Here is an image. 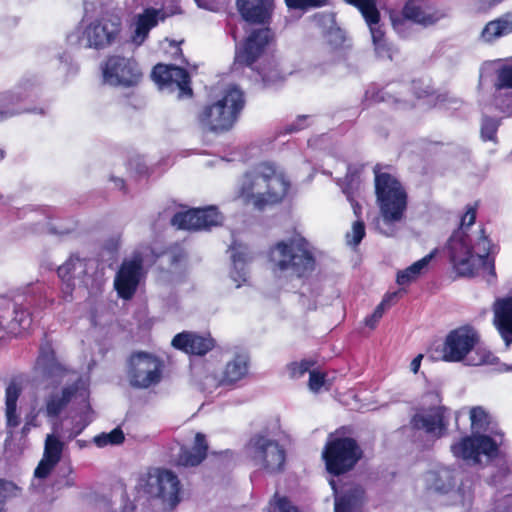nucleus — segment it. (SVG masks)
<instances>
[{
    "mask_svg": "<svg viewBox=\"0 0 512 512\" xmlns=\"http://www.w3.org/2000/svg\"><path fill=\"white\" fill-rule=\"evenodd\" d=\"M249 370V360L245 355L236 354L228 361L220 378H215V387L232 386L246 377Z\"/></svg>",
    "mask_w": 512,
    "mask_h": 512,
    "instance_id": "nucleus-27",
    "label": "nucleus"
},
{
    "mask_svg": "<svg viewBox=\"0 0 512 512\" xmlns=\"http://www.w3.org/2000/svg\"><path fill=\"white\" fill-rule=\"evenodd\" d=\"M102 75L106 83L115 87L131 88L139 85L143 73L134 57L112 54L102 64Z\"/></svg>",
    "mask_w": 512,
    "mask_h": 512,
    "instance_id": "nucleus-13",
    "label": "nucleus"
},
{
    "mask_svg": "<svg viewBox=\"0 0 512 512\" xmlns=\"http://www.w3.org/2000/svg\"><path fill=\"white\" fill-rule=\"evenodd\" d=\"M136 510V506L133 503H129V505H125L124 512H134Z\"/></svg>",
    "mask_w": 512,
    "mask_h": 512,
    "instance_id": "nucleus-59",
    "label": "nucleus"
},
{
    "mask_svg": "<svg viewBox=\"0 0 512 512\" xmlns=\"http://www.w3.org/2000/svg\"><path fill=\"white\" fill-rule=\"evenodd\" d=\"M499 448L497 442L489 435L479 434L465 436L451 445L454 457L464 461H472L473 464L481 462L480 455L496 457Z\"/></svg>",
    "mask_w": 512,
    "mask_h": 512,
    "instance_id": "nucleus-17",
    "label": "nucleus"
},
{
    "mask_svg": "<svg viewBox=\"0 0 512 512\" xmlns=\"http://www.w3.org/2000/svg\"><path fill=\"white\" fill-rule=\"evenodd\" d=\"M167 14L164 9L147 7L135 18V29L131 35L132 42L141 45L148 38L150 31L155 28L160 21H165Z\"/></svg>",
    "mask_w": 512,
    "mask_h": 512,
    "instance_id": "nucleus-25",
    "label": "nucleus"
},
{
    "mask_svg": "<svg viewBox=\"0 0 512 512\" xmlns=\"http://www.w3.org/2000/svg\"><path fill=\"white\" fill-rule=\"evenodd\" d=\"M79 386L77 383L66 386L61 393H52L46 399L45 412L48 417H58L67 407L73 397L77 394Z\"/></svg>",
    "mask_w": 512,
    "mask_h": 512,
    "instance_id": "nucleus-30",
    "label": "nucleus"
},
{
    "mask_svg": "<svg viewBox=\"0 0 512 512\" xmlns=\"http://www.w3.org/2000/svg\"><path fill=\"white\" fill-rule=\"evenodd\" d=\"M21 489L12 481L0 479V512L5 509V503L8 498L16 497Z\"/></svg>",
    "mask_w": 512,
    "mask_h": 512,
    "instance_id": "nucleus-44",
    "label": "nucleus"
},
{
    "mask_svg": "<svg viewBox=\"0 0 512 512\" xmlns=\"http://www.w3.org/2000/svg\"><path fill=\"white\" fill-rule=\"evenodd\" d=\"M376 201L385 222H399L407 210L408 195L402 183L392 174L373 168Z\"/></svg>",
    "mask_w": 512,
    "mask_h": 512,
    "instance_id": "nucleus-5",
    "label": "nucleus"
},
{
    "mask_svg": "<svg viewBox=\"0 0 512 512\" xmlns=\"http://www.w3.org/2000/svg\"><path fill=\"white\" fill-rule=\"evenodd\" d=\"M64 450V442L54 434H48L44 443L43 457L59 463Z\"/></svg>",
    "mask_w": 512,
    "mask_h": 512,
    "instance_id": "nucleus-38",
    "label": "nucleus"
},
{
    "mask_svg": "<svg viewBox=\"0 0 512 512\" xmlns=\"http://www.w3.org/2000/svg\"><path fill=\"white\" fill-rule=\"evenodd\" d=\"M275 34L269 26L252 29L235 51L234 64L238 67H252L274 42Z\"/></svg>",
    "mask_w": 512,
    "mask_h": 512,
    "instance_id": "nucleus-16",
    "label": "nucleus"
},
{
    "mask_svg": "<svg viewBox=\"0 0 512 512\" xmlns=\"http://www.w3.org/2000/svg\"><path fill=\"white\" fill-rule=\"evenodd\" d=\"M271 254L279 270L290 271L299 279L309 277L316 267L310 244L302 236L277 242L271 249Z\"/></svg>",
    "mask_w": 512,
    "mask_h": 512,
    "instance_id": "nucleus-6",
    "label": "nucleus"
},
{
    "mask_svg": "<svg viewBox=\"0 0 512 512\" xmlns=\"http://www.w3.org/2000/svg\"><path fill=\"white\" fill-rule=\"evenodd\" d=\"M171 346L186 355L203 357L216 346V340L210 333L182 331L171 340Z\"/></svg>",
    "mask_w": 512,
    "mask_h": 512,
    "instance_id": "nucleus-21",
    "label": "nucleus"
},
{
    "mask_svg": "<svg viewBox=\"0 0 512 512\" xmlns=\"http://www.w3.org/2000/svg\"><path fill=\"white\" fill-rule=\"evenodd\" d=\"M233 270L230 275L231 278L237 282V287L246 282L247 271L245 268L247 262V254L242 251H235L232 253Z\"/></svg>",
    "mask_w": 512,
    "mask_h": 512,
    "instance_id": "nucleus-39",
    "label": "nucleus"
},
{
    "mask_svg": "<svg viewBox=\"0 0 512 512\" xmlns=\"http://www.w3.org/2000/svg\"><path fill=\"white\" fill-rule=\"evenodd\" d=\"M32 322L33 318L31 312L21 305H16L15 313H13L8 334L15 336L19 335L23 331L28 330L31 327Z\"/></svg>",
    "mask_w": 512,
    "mask_h": 512,
    "instance_id": "nucleus-35",
    "label": "nucleus"
},
{
    "mask_svg": "<svg viewBox=\"0 0 512 512\" xmlns=\"http://www.w3.org/2000/svg\"><path fill=\"white\" fill-rule=\"evenodd\" d=\"M352 239L349 241L353 245H358L365 236V224L362 220H357L352 226Z\"/></svg>",
    "mask_w": 512,
    "mask_h": 512,
    "instance_id": "nucleus-52",
    "label": "nucleus"
},
{
    "mask_svg": "<svg viewBox=\"0 0 512 512\" xmlns=\"http://www.w3.org/2000/svg\"><path fill=\"white\" fill-rule=\"evenodd\" d=\"M316 365V361L303 359L300 362H293L290 364V373L292 377L299 378L305 373L312 371L311 368Z\"/></svg>",
    "mask_w": 512,
    "mask_h": 512,
    "instance_id": "nucleus-47",
    "label": "nucleus"
},
{
    "mask_svg": "<svg viewBox=\"0 0 512 512\" xmlns=\"http://www.w3.org/2000/svg\"><path fill=\"white\" fill-rule=\"evenodd\" d=\"M170 224L178 230H209L220 224V214L215 207L192 208L176 212L171 218Z\"/></svg>",
    "mask_w": 512,
    "mask_h": 512,
    "instance_id": "nucleus-18",
    "label": "nucleus"
},
{
    "mask_svg": "<svg viewBox=\"0 0 512 512\" xmlns=\"http://www.w3.org/2000/svg\"><path fill=\"white\" fill-rule=\"evenodd\" d=\"M114 181H115V184H116V185H117L121 190H123L124 192H126L127 187H126V183H125L124 179H122V178H115V179H114Z\"/></svg>",
    "mask_w": 512,
    "mask_h": 512,
    "instance_id": "nucleus-58",
    "label": "nucleus"
},
{
    "mask_svg": "<svg viewBox=\"0 0 512 512\" xmlns=\"http://www.w3.org/2000/svg\"><path fill=\"white\" fill-rule=\"evenodd\" d=\"M326 382H327V373L326 372H322V371L315 370V369L310 371L308 387L312 392L318 393L325 386Z\"/></svg>",
    "mask_w": 512,
    "mask_h": 512,
    "instance_id": "nucleus-46",
    "label": "nucleus"
},
{
    "mask_svg": "<svg viewBox=\"0 0 512 512\" xmlns=\"http://www.w3.org/2000/svg\"><path fill=\"white\" fill-rule=\"evenodd\" d=\"M374 46L378 56L388 59L393 58L394 48L392 44L387 41V39L374 43Z\"/></svg>",
    "mask_w": 512,
    "mask_h": 512,
    "instance_id": "nucleus-53",
    "label": "nucleus"
},
{
    "mask_svg": "<svg viewBox=\"0 0 512 512\" xmlns=\"http://www.w3.org/2000/svg\"><path fill=\"white\" fill-rule=\"evenodd\" d=\"M76 486V475L71 465L65 469L60 468L52 482V488L56 491L69 489Z\"/></svg>",
    "mask_w": 512,
    "mask_h": 512,
    "instance_id": "nucleus-41",
    "label": "nucleus"
},
{
    "mask_svg": "<svg viewBox=\"0 0 512 512\" xmlns=\"http://www.w3.org/2000/svg\"><path fill=\"white\" fill-rule=\"evenodd\" d=\"M335 512H353L350 500L342 498L335 503Z\"/></svg>",
    "mask_w": 512,
    "mask_h": 512,
    "instance_id": "nucleus-56",
    "label": "nucleus"
},
{
    "mask_svg": "<svg viewBox=\"0 0 512 512\" xmlns=\"http://www.w3.org/2000/svg\"><path fill=\"white\" fill-rule=\"evenodd\" d=\"M502 1H503V0H489V2H490L491 4H498V3L502 2Z\"/></svg>",
    "mask_w": 512,
    "mask_h": 512,
    "instance_id": "nucleus-61",
    "label": "nucleus"
},
{
    "mask_svg": "<svg viewBox=\"0 0 512 512\" xmlns=\"http://www.w3.org/2000/svg\"><path fill=\"white\" fill-rule=\"evenodd\" d=\"M445 16L432 0H406L399 14L391 17V22L394 30L405 36L407 23L428 28L435 26Z\"/></svg>",
    "mask_w": 512,
    "mask_h": 512,
    "instance_id": "nucleus-11",
    "label": "nucleus"
},
{
    "mask_svg": "<svg viewBox=\"0 0 512 512\" xmlns=\"http://www.w3.org/2000/svg\"><path fill=\"white\" fill-rule=\"evenodd\" d=\"M244 105V93L233 86L225 91L221 99L203 106L197 115V120L210 132H228L237 122Z\"/></svg>",
    "mask_w": 512,
    "mask_h": 512,
    "instance_id": "nucleus-3",
    "label": "nucleus"
},
{
    "mask_svg": "<svg viewBox=\"0 0 512 512\" xmlns=\"http://www.w3.org/2000/svg\"><path fill=\"white\" fill-rule=\"evenodd\" d=\"M510 33H512V12H507L489 21L482 30V37L486 42H493Z\"/></svg>",
    "mask_w": 512,
    "mask_h": 512,
    "instance_id": "nucleus-32",
    "label": "nucleus"
},
{
    "mask_svg": "<svg viewBox=\"0 0 512 512\" xmlns=\"http://www.w3.org/2000/svg\"><path fill=\"white\" fill-rule=\"evenodd\" d=\"M58 463L42 457L34 470V477L37 479H46L55 469Z\"/></svg>",
    "mask_w": 512,
    "mask_h": 512,
    "instance_id": "nucleus-50",
    "label": "nucleus"
},
{
    "mask_svg": "<svg viewBox=\"0 0 512 512\" xmlns=\"http://www.w3.org/2000/svg\"><path fill=\"white\" fill-rule=\"evenodd\" d=\"M502 118L484 115L481 119L480 135L483 141L498 142L497 132L501 126Z\"/></svg>",
    "mask_w": 512,
    "mask_h": 512,
    "instance_id": "nucleus-40",
    "label": "nucleus"
},
{
    "mask_svg": "<svg viewBox=\"0 0 512 512\" xmlns=\"http://www.w3.org/2000/svg\"><path fill=\"white\" fill-rule=\"evenodd\" d=\"M143 274V260L135 256L130 260H124L114 278V289L123 300L134 297Z\"/></svg>",
    "mask_w": 512,
    "mask_h": 512,
    "instance_id": "nucleus-19",
    "label": "nucleus"
},
{
    "mask_svg": "<svg viewBox=\"0 0 512 512\" xmlns=\"http://www.w3.org/2000/svg\"><path fill=\"white\" fill-rule=\"evenodd\" d=\"M125 440L124 432L121 428L117 427L114 428L109 433H101L99 435H96L93 439L96 446L102 448L110 445H119L122 444Z\"/></svg>",
    "mask_w": 512,
    "mask_h": 512,
    "instance_id": "nucleus-42",
    "label": "nucleus"
},
{
    "mask_svg": "<svg viewBox=\"0 0 512 512\" xmlns=\"http://www.w3.org/2000/svg\"><path fill=\"white\" fill-rule=\"evenodd\" d=\"M471 426L482 429L488 425V414L482 407H473L470 410Z\"/></svg>",
    "mask_w": 512,
    "mask_h": 512,
    "instance_id": "nucleus-48",
    "label": "nucleus"
},
{
    "mask_svg": "<svg viewBox=\"0 0 512 512\" xmlns=\"http://www.w3.org/2000/svg\"><path fill=\"white\" fill-rule=\"evenodd\" d=\"M152 78L160 87H176L179 97H192L191 77L189 72L173 64L158 63L152 69Z\"/></svg>",
    "mask_w": 512,
    "mask_h": 512,
    "instance_id": "nucleus-20",
    "label": "nucleus"
},
{
    "mask_svg": "<svg viewBox=\"0 0 512 512\" xmlns=\"http://www.w3.org/2000/svg\"><path fill=\"white\" fill-rule=\"evenodd\" d=\"M241 18L250 25L269 26L272 21L273 0H236Z\"/></svg>",
    "mask_w": 512,
    "mask_h": 512,
    "instance_id": "nucleus-22",
    "label": "nucleus"
},
{
    "mask_svg": "<svg viewBox=\"0 0 512 512\" xmlns=\"http://www.w3.org/2000/svg\"><path fill=\"white\" fill-rule=\"evenodd\" d=\"M477 208V203L467 206L466 212L462 215L460 226L457 230L464 231L463 228H468L475 223L477 217Z\"/></svg>",
    "mask_w": 512,
    "mask_h": 512,
    "instance_id": "nucleus-51",
    "label": "nucleus"
},
{
    "mask_svg": "<svg viewBox=\"0 0 512 512\" xmlns=\"http://www.w3.org/2000/svg\"><path fill=\"white\" fill-rule=\"evenodd\" d=\"M257 74L260 77L263 87H272L281 84L285 81V75L279 69V66L274 61L263 63L258 69Z\"/></svg>",
    "mask_w": 512,
    "mask_h": 512,
    "instance_id": "nucleus-34",
    "label": "nucleus"
},
{
    "mask_svg": "<svg viewBox=\"0 0 512 512\" xmlns=\"http://www.w3.org/2000/svg\"><path fill=\"white\" fill-rule=\"evenodd\" d=\"M379 23L380 22L368 24L372 35L373 44L386 39L385 32Z\"/></svg>",
    "mask_w": 512,
    "mask_h": 512,
    "instance_id": "nucleus-55",
    "label": "nucleus"
},
{
    "mask_svg": "<svg viewBox=\"0 0 512 512\" xmlns=\"http://www.w3.org/2000/svg\"><path fill=\"white\" fill-rule=\"evenodd\" d=\"M163 361L156 355L145 352H133L128 360L127 375L134 388L147 389L162 379Z\"/></svg>",
    "mask_w": 512,
    "mask_h": 512,
    "instance_id": "nucleus-12",
    "label": "nucleus"
},
{
    "mask_svg": "<svg viewBox=\"0 0 512 512\" xmlns=\"http://www.w3.org/2000/svg\"><path fill=\"white\" fill-rule=\"evenodd\" d=\"M16 303L7 298H0V329L8 333Z\"/></svg>",
    "mask_w": 512,
    "mask_h": 512,
    "instance_id": "nucleus-43",
    "label": "nucleus"
},
{
    "mask_svg": "<svg viewBox=\"0 0 512 512\" xmlns=\"http://www.w3.org/2000/svg\"><path fill=\"white\" fill-rule=\"evenodd\" d=\"M58 463L42 457L34 470V477L37 479H46L55 469Z\"/></svg>",
    "mask_w": 512,
    "mask_h": 512,
    "instance_id": "nucleus-49",
    "label": "nucleus"
},
{
    "mask_svg": "<svg viewBox=\"0 0 512 512\" xmlns=\"http://www.w3.org/2000/svg\"><path fill=\"white\" fill-rule=\"evenodd\" d=\"M135 490L138 496L146 497L148 500L160 499L172 508L180 502V480L168 469L147 468L138 475Z\"/></svg>",
    "mask_w": 512,
    "mask_h": 512,
    "instance_id": "nucleus-7",
    "label": "nucleus"
},
{
    "mask_svg": "<svg viewBox=\"0 0 512 512\" xmlns=\"http://www.w3.org/2000/svg\"><path fill=\"white\" fill-rule=\"evenodd\" d=\"M422 355L419 354L417 355L410 363V369L412 372L414 373H417L419 368H420V365H421V360H422Z\"/></svg>",
    "mask_w": 512,
    "mask_h": 512,
    "instance_id": "nucleus-57",
    "label": "nucleus"
},
{
    "mask_svg": "<svg viewBox=\"0 0 512 512\" xmlns=\"http://www.w3.org/2000/svg\"><path fill=\"white\" fill-rule=\"evenodd\" d=\"M479 341V333L471 325H463L452 329L446 335L436 359L450 363L466 360V364L470 366L489 363L492 357L489 351H482L477 358L469 356L473 351L479 354V349L476 350Z\"/></svg>",
    "mask_w": 512,
    "mask_h": 512,
    "instance_id": "nucleus-4",
    "label": "nucleus"
},
{
    "mask_svg": "<svg viewBox=\"0 0 512 512\" xmlns=\"http://www.w3.org/2000/svg\"><path fill=\"white\" fill-rule=\"evenodd\" d=\"M284 2L289 9L308 11L328 5L329 0H284Z\"/></svg>",
    "mask_w": 512,
    "mask_h": 512,
    "instance_id": "nucleus-45",
    "label": "nucleus"
},
{
    "mask_svg": "<svg viewBox=\"0 0 512 512\" xmlns=\"http://www.w3.org/2000/svg\"><path fill=\"white\" fill-rule=\"evenodd\" d=\"M397 297V292L387 293L382 299V301L376 306L373 313L365 318V325L370 329L376 328L378 322L383 317L385 310L396 302Z\"/></svg>",
    "mask_w": 512,
    "mask_h": 512,
    "instance_id": "nucleus-37",
    "label": "nucleus"
},
{
    "mask_svg": "<svg viewBox=\"0 0 512 512\" xmlns=\"http://www.w3.org/2000/svg\"><path fill=\"white\" fill-rule=\"evenodd\" d=\"M276 505L280 512H299L298 508L292 505L291 501L285 496L279 497Z\"/></svg>",
    "mask_w": 512,
    "mask_h": 512,
    "instance_id": "nucleus-54",
    "label": "nucleus"
},
{
    "mask_svg": "<svg viewBox=\"0 0 512 512\" xmlns=\"http://www.w3.org/2000/svg\"><path fill=\"white\" fill-rule=\"evenodd\" d=\"M357 440L350 436L330 435L322 450L326 471L332 476H341L352 471L363 457Z\"/></svg>",
    "mask_w": 512,
    "mask_h": 512,
    "instance_id": "nucleus-8",
    "label": "nucleus"
},
{
    "mask_svg": "<svg viewBox=\"0 0 512 512\" xmlns=\"http://www.w3.org/2000/svg\"><path fill=\"white\" fill-rule=\"evenodd\" d=\"M35 365L46 378H62L67 374V368L58 360L53 342L47 333L41 341Z\"/></svg>",
    "mask_w": 512,
    "mask_h": 512,
    "instance_id": "nucleus-23",
    "label": "nucleus"
},
{
    "mask_svg": "<svg viewBox=\"0 0 512 512\" xmlns=\"http://www.w3.org/2000/svg\"><path fill=\"white\" fill-rule=\"evenodd\" d=\"M437 250L434 249L429 254L421 258L420 260L414 262L409 267L404 270H401L397 273L396 282L399 285H407L412 281L416 280L419 275L426 269L431 262V260L435 257Z\"/></svg>",
    "mask_w": 512,
    "mask_h": 512,
    "instance_id": "nucleus-33",
    "label": "nucleus"
},
{
    "mask_svg": "<svg viewBox=\"0 0 512 512\" xmlns=\"http://www.w3.org/2000/svg\"><path fill=\"white\" fill-rule=\"evenodd\" d=\"M122 32V20L113 12H103L83 29L79 43L85 48L104 50L117 43Z\"/></svg>",
    "mask_w": 512,
    "mask_h": 512,
    "instance_id": "nucleus-10",
    "label": "nucleus"
},
{
    "mask_svg": "<svg viewBox=\"0 0 512 512\" xmlns=\"http://www.w3.org/2000/svg\"><path fill=\"white\" fill-rule=\"evenodd\" d=\"M22 393V385L12 379L5 389V418L6 427L15 429L20 425V415L17 413V402Z\"/></svg>",
    "mask_w": 512,
    "mask_h": 512,
    "instance_id": "nucleus-29",
    "label": "nucleus"
},
{
    "mask_svg": "<svg viewBox=\"0 0 512 512\" xmlns=\"http://www.w3.org/2000/svg\"><path fill=\"white\" fill-rule=\"evenodd\" d=\"M494 325L506 345L512 343V297L496 299L493 304Z\"/></svg>",
    "mask_w": 512,
    "mask_h": 512,
    "instance_id": "nucleus-26",
    "label": "nucleus"
},
{
    "mask_svg": "<svg viewBox=\"0 0 512 512\" xmlns=\"http://www.w3.org/2000/svg\"><path fill=\"white\" fill-rule=\"evenodd\" d=\"M208 450L209 444L206 435L197 432L191 448L185 445L180 447L175 458V465L178 467H197L207 458Z\"/></svg>",
    "mask_w": 512,
    "mask_h": 512,
    "instance_id": "nucleus-24",
    "label": "nucleus"
},
{
    "mask_svg": "<svg viewBox=\"0 0 512 512\" xmlns=\"http://www.w3.org/2000/svg\"><path fill=\"white\" fill-rule=\"evenodd\" d=\"M176 50H177V52H178L179 54H182V50H181V48H180L179 46H176Z\"/></svg>",
    "mask_w": 512,
    "mask_h": 512,
    "instance_id": "nucleus-62",
    "label": "nucleus"
},
{
    "mask_svg": "<svg viewBox=\"0 0 512 512\" xmlns=\"http://www.w3.org/2000/svg\"><path fill=\"white\" fill-rule=\"evenodd\" d=\"M78 264L81 265L82 260L78 256L72 255L57 269L58 277L62 282L61 292L64 301L72 299L75 290V270Z\"/></svg>",
    "mask_w": 512,
    "mask_h": 512,
    "instance_id": "nucleus-31",
    "label": "nucleus"
},
{
    "mask_svg": "<svg viewBox=\"0 0 512 512\" xmlns=\"http://www.w3.org/2000/svg\"><path fill=\"white\" fill-rule=\"evenodd\" d=\"M285 173L271 161L257 163L242 176L237 197L259 211L283 202L290 189Z\"/></svg>",
    "mask_w": 512,
    "mask_h": 512,
    "instance_id": "nucleus-1",
    "label": "nucleus"
},
{
    "mask_svg": "<svg viewBox=\"0 0 512 512\" xmlns=\"http://www.w3.org/2000/svg\"><path fill=\"white\" fill-rule=\"evenodd\" d=\"M476 247L478 253H474L469 235L465 231L455 230L446 243L447 255L453 270L460 277H474L480 266H488L489 273L496 277L495 260L490 258L493 244L483 227L480 229Z\"/></svg>",
    "mask_w": 512,
    "mask_h": 512,
    "instance_id": "nucleus-2",
    "label": "nucleus"
},
{
    "mask_svg": "<svg viewBox=\"0 0 512 512\" xmlns=\"http://www.w3.org/2000/svg\"><path fill=\"white\" fill-rule=\"evenodd\" d=\"M493 67V92L490 105L502 115V118L512 117V63H502L501 59L486 62Z\"/></svg>",
    "mask_w": 512,
    "mask_h": 512,
    "instance_id": "nucleus-14",
    "label": "nucleus"
},
{
    "mask_svg": "<svg viewBox=\"0 0 512 512\" xmlns=\"http://www.w3.org/2000/svg\"><path fill=\"white\" fill-rule=\"evenodd\" d=\"M426 396L431 397V400L438 404L414 414L410 419V426L413 430H422L434 438H442L446 435L449 426V409L440 404L442 397L438 391H429Z\"/></svg>",
    "mask_w": 512,
    "mask_h": 512,
    "instance_id": "nucleus-15",
    "label": "nucleus"
},
{
    "mask_svg": "<svg viewBox=\"0 0 512 512\" xmlns=\"http://www.w3.org/2000/svg\"><path fill=\"white\" fill-rule=\"evenodd\" d=\"M26 98L23 92L6 91L0 93V121L22 113L44 114L43 108H22L19 104Z\"/></svg>",
    "mask_w": 512,
    "mask_h": 512,
    "instance_id": "nucleus-28",
    "label": "nucleus"
},
{
    "mask_svg": "<svg viewBox=\"0 0 512 512\" xmlns=\"http://www.w3.org/2000/svg\"><path fill=\"white\" fill-rule=\"evenodd\" d=\"M251 461L269 474H279L285 469L287 453L283 445L264 433L253 434L245 446Z\"/></svg>",
    "mask_w": 512,
    "mask_h": 512,
    "instance_id": "nucleus-9",
    "label": "nucleus"
},
{
    "mask_svg": "<svg viewBox=\"0 0 512 512\" xmlns=\"http://www.w3.org/2000/svg\"><path fill=\"white\" fill-rule=\"evenodd\" d=\"M31 423L27 421L24 426L22 427V433H27L30 430Z\"/></svg>",
    "mask_w": 512,
    "mask_h": 512,
    "instance_id": "nucleus-60",
    "label": "nucleus"
},
{
    "mask_svg": "<svg viewBox=\"0 0 512 512\" xmlns=\"http://www.w3.org/2000/svg\"><path fill=\"white\" fill-rule=\"evenodd\" d=\"M344 2L357 8L367 24L380 22L381 17L376 0H344Z\"/></svg>",
    "mask_w": 512,
    "mask_h": 512,
    "instance_id": "nucleus-36",
    "label": "nucleus"
}]
</instances>
